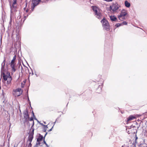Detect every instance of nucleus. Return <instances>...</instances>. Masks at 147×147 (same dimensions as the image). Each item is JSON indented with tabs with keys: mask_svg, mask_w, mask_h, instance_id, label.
Returning <instances> with one entry per match:
<instances>
[{
	"mask_svg": "<svg viewBox=\"0 0 147 147\" xmlns=\"http://www.w3.org/2000/svg\"><path fill=\"white\" fill-rule=\"evenodd\" d=\"M5 59H4L3 62L1 64V76L3 75V79L5 80H7L6 76L5 73V71L6 70L5 69Z\"/></svg>",
	"mask_w": 147,
	"mask_h": 147,
	"instance_id": "39448f33",
	"label": "nucleus"
},
{
	"mask_svg": "<svg viewBox=\"0 0 147 147\" xmlns=\"http://www.w3.org/2000/svg\"><path fill=\"white\" fill-rule=\"evenodd\" d=\"M28 15H27L26 16H24V20H26V18L28 17Z\"/></svg>",
	"mask_w": 147,
	"mask_h": 147,
	"instance_id": "c85d7f7f",
	"label": "nucleus"
},
{
	"mask_svg": "<svg viewBox=\"0 0 147 147\" xmlns=\"http://www.w3.org/2000/svg\"><path fill=\"white\" fill-rule=\"evenodd\" d=\"M32 114L33 116V117H35V116L34 115V113L33 111H32Z\"/></svg>",
	"mask_w": 147,
	"mask_h": 147,
	"instance_id": "72a5a7b5",
	"label": "nucleus"
},
{
	"mask_svg": "<svg viewBox=\"0 0 147 147\" xmlns=\"http://www.w3.org/2000/svg\"><path fill=\"white\" fill-rule=\"evenodd\" d=\"M121 25V23H117L115 25V26L117 27H118Z\"/></svg>",
	"mask_w": 147,
	"mask_h": 147,
	"instance_id": "5701e85b",
	"label": "nucleus"
},
{
	"mask_svg": "<svg viewBox=\"0 0 147 147\" xmlns=\"http://www.w3.org/2000/svg\"><path fill=\"white\" fill-rule=\"evenodd\" d=\"M38 145H37V144H36V145H34V147H37Z\"/></svg>",
	"mask_w": 147,
	"mask_h": 147,
	"instance_id": "e433bc0d",
	"label": "nucleus"
},
{
	"mask_svg": "<svg viewBox=\"0 0 147 147\" xmlns=\"http://www.w3.org/2000/svg\"><path fill=\"white\" fill-rule=\"evenodd\" d=\"M110 18L112 21H116L117 20V18L114 16H111Z\"/></svg>",
	"mask_w": 147,
	"mask_h": 147,
	"instance_id": "dca6fc26",
	"label": "nucleus"
},
{
	"mask_svg": "<svg viewBox=\"0 0 147 147\" xmlns=\"http://www.w3.org/2000/svg\"><path fill=\"white\" fill-rule=\"evenodd\" d=\"M28 12V9H26V13H27Z\"/></svg>",
	"mask_w": 147,
	"mask_h": 147,
	"instance_id": "58836bf2",
	"label": "nucleus"
},
{
	"mask_svg": "<svg viewBox=\"0 0 147 147\" xmlns=\"http://www.w3.org/2000/svg\"><path fill=\"white\" fill-rule=\"evenodd\" d=\"M37 122H38L40 123V122H39V121H38V120H37Z\"/></svg>",
	"mask_w": 147,
	"mask_h": 147,
	"instance_id": "a18cd8bd",
	"label": "nucleus"
},
{
	"mask_svg": "<svg viewBox=\"0 0 147 147\" xmlns=\"http://www.w3.org/2000/svg\"><path fill=\"white\" fill-rule=\"evenodd\" d=\"M34 119L35 120H36V121H37V120H37V119L36 118V117H34Z\"/></svg>",
	"mask_w": 147,
	"mask_h": 147,
	"instance_id": "a19ab883",
	"label": "nucleus"
},
{
	"mask_svg": "<svg viewBox=\"0 0 147 147\" xmlns=\"http://www.w3.org/2000/svg\"><path fill=\"white\" fill-rule=\"evenodd\" d=\"M43 138H44V137L43 136L40 134L38 138L37 139V141L39 142L43 140Z\"/></svg>",
	"mask_w": 147,
	"mask_h": 147,
	"instance_id": "f3484780",
	"label": "nucleus"
},
{
	"mask_svg": "<svg viewBox=\"0 0 147 147\" xmlns=\"http://www.w3.org/2000/svg\"><path fill=\"white\" fill-rule=\"evenodd\" d=\"M56 121H57V119L55 121L54 123V124H55V123H56ZM54 125H53V126H54Z\"/></svg>",
	"mask_w": 147,
	"mask_h": 147,
	"instance_id": "c03bdc74",
	"label": "nucleus"
},
{
	"mask_svg": "<svg viewBox=\"0 0 147 147\" xmlns=\"http://www.w3.org/2000/svg\"><path fill=\"white\" fill-rule=\"evenodd\" d=\"M41 1V0H32V5L34 6V7H35L39 4Z\"/></svg>",
	"mask_w": 147,
	"mask_h": 147,
	"instance_id": "9b49d317",
	"label": "nucleus"
},
{
	"mask_svg": "<svg viewBox=\"0 0 147 147\" xmlns=\"http://www.w3.org/2000/svg\"><path fill=\"white\" fill-rule=\"evenodd\" d=\"M46 145L47 147H49V146L47 144V145Z\"/></svg>",
	"mask_w": 147,
	"mask_h": 147,
	"instance_id": "37998d69",
	"label": "nucleus"
},
{
	"mask_svg": "<svg viewBox=\"0 0 147 147\" xmlns=\"http://www.w3.org/2000/svg\"><path fill=\"white\" fill-rule=\"evenodd\" d=\"M45 144V145H47V144L46 143Z\"/></svg>",
	"mask_w": 147,
	"mask_h": 147,
	"instance_id": "49530a36",
	"label": "nucleus"
},
{
	"mask_svg": "<svg viewBox=\"0 0 147 147\" xmlns=\"http://www.w3.org/2000/svg\"><path fill=\"white\" fill-rule=\"evenodd\" d=\"M44 123H45V122H44Z\"/></svg>",
	"mask_w": 147,
	"mask_h": 147,
	"instance_id": "3c124183",
	"label": "nucleus"
},
{
	"mask_svg": "<svg viewBox=\"0 0 147 147\" xmlns=\"http://www.w3.org/2000/svg\"><path fill=\"white\" fill-rule=\"evenodd\" d=\"M28 120L30 121H32V126H31V128H32V127H33V126L34 125V122L33 120V118L32 117H31L30 118H29V119H28Z\"/></svg>",
	"mask_w": 147,
	"mask_h": 147,
	"instance_id": "6ab92c4d",
	"label": "nucleus"
},
{
	"mask_svg": "<svg viewBox=\"0 0 147 147\" xmlns=\"http://www.w3.org/2000/svg\"><path fill=\"white\" fill-rule=\"evenodd\" d=\"M16 59V55H15L13 57V59L11 60L10 64H16L15 61Z\"/></svg>",
	"mask_w": 147,
	"mask_h": 147,
	"instance_id": "4468645a",
	"label": "nucleus"
},
{
	"mask_svg": "<svg viewBox=\"0 0 147 147\" xmlns=\"http://www.w3.org/2000/svg\"><path fill=\"white\" fill-rule=\"evenodd\" d=\"M135 118V117L133 115H130L127 118V122H129V121H130L132 120Z\"/></svg>",
	"mask_w": 147,
	"mask_h": 147,
	"instance_id": "f8f14e48",
	"label": "nucleus"
},
{
	"mask_svg": "<svg viewBox=\"0 0 147 147\" xmlns=\"http://www.w3.org/2000/svg\"><path fill=\"white\" fill-rule=\"evenodd\" d=\"M125 6L127 7H129L130 6V3L128 2L127 1H125Z\"/></svg>",
	"mask_w": 147,
	"mask_h": 147,
	"instance_id": "a211bd4d",
	"label": "nucleus"
},
{
	"mask_svg": "<svg viewBox=\"0 0 147 147\" xmlns=\"http://www.w3.org/2000/svg\"><path fill=\"white\" fill-rule=\"evenodd\" d=\"M110 9L112 10V9H113V5H112V6H110Z\"/></svg>",
	"mask_w": 147,
	"mask_h": 147,
	"instance_id": "7c9ffc66",
	"label": "nucleus"
},
{
	"mask_svg": "<svg viewBox=\"0 0 147 147\" xmlns=\"http://www.w3.org/2000/svg\"><path fill=\"white\" fill-rule=\"evenodd\" d=\"M43 142H44V144H45V143H46V142H45V140H44V141H43Z\"/></svg>",
	"mask_w": 147,
	"mask_h": 147,
	"instance_id": "79ce46f5",
	"label": "nucleus"
},
{
	"mask_svg": "<svg viewBox=\"0 0 147 147\" xmlns=\"http://www.w3.org/2000/svg\"><path fill=\"white\" fill-rule=\"evenodd\" d=\"M28 119H29L28 118H24V123H25L27 122L28 124V123H29V122L28 121Z\"/></svg>",
	"mask_w": 147,
	"mask_h": 147,
	"instance_id": "aec40b11",
	"label": "nucleus"
},
{
	"mask_svg": "<svg viewBox=\"0 0 147 147\" xmlns=\"http://www.w3.org/2000/svg\"><path fill=\"white\" fill-rule=\"evenodd\" d=\"M121 25H127V22L126 21H123L121 23Z\"/></svg>",
	"mask_w": 147,
	"mask_h": 147,
	"instance_id": "b1692460",
	"label": "nucleus"
},
{
	"mask_svg": "<svg viewBox=\"0 0 147 147\" xmlns=\"http://www.w3.org/2000/svg\"><path fill=\"white\" fill-rule=\"evenodd\" d=\"M48 128L47 125H44L43 131L44 132H46L47 128Z\"/></svg>",
	"mask_w": 147,
	"mask_h": 147,
	"instance_id": "412c9836",
	"label": "nucleus"
},
{
	"mask_svg": "<svg viewBox=\"0 0 147 147\" xmlns=\"http://www.w3.org/2000/svg\"><path fill=\"white\" fill-rule=\"evenodd\" d=\"M27 99H28V102L29 103L30 105V106H31V102L29 100V96H28V97H27Z\"/></svg>",
	"mask_w": 147,
	"mask_h": 147,
	"instance_id": "393cba45",
	"label": "nucleus"
},
{
	"mask_svg": "<svg viewBox=\"0 0 147 147\" xmlns=\"http://www.w3.org/2000/svg\"><path fill=\"white\" fill-rule=\"evenodd\" d=\"M53 126L49 130V131H52V129L53 128Z\"/></svg>",
	"mask_w": 147,
	"mask_h": 147,
	"instance_id": "f704fd0d",
	"label": "nucleus"
},
{
	"mask_svg": "<svg viewBox=\"0 0 147 147\" xmlns=\"http://www.w3.org/2000/svg\"><path fill=\"white\" fill-rule=\"evenodd\" d=\"M127 14V13L125 10L122 11L120 14L118 16V18L121 21H123L125 19V16Z\"/></svg>",
	"mask_w": 147,
	"mask_h": 147,
	"instance_id": "423d86ee",
	"label": "nucleus"
},
{
	"mask_svg": "<svg viewBox=\"0 0 147 147\" xmlns=\"http://www.w3.org/2000/svg\"><path fill=\"white\" fill-rule=\"evenodd\" d=\"M124 147L123 146H123H122V147Z\"/></svg>",
	"mask_w": 147,
	"mask_h": 147,
	"instance_id": "de8ad7c7",
	"label": "nucleus"
},
{
	"mask_svg": "<svg viewBox=\"0 0 147 147\" xmlns=\"http://www.w3.org/2000/svg\"><path fill=\"white\" fill-rule=\"evenodd\" d=\"M103 84L102 83H101L99 85L98 87L96 89V92L100 93L102 91V88L103 87Z\"/></svg>",
	"mask_w": 147,
	"mask_h": 147,
	"instance_id": "6e6552de",
	"label": "nucleus"
},
{
	"mask_svg": "<svg viewBox=\"0 0 147 147\" xmlns=\"http://www.w3.org/2000/svg\"><path fill=\"white\" fill-rule=\"evenodd\" d=\"M27 3H26V7H25L24 8V9L25 10V9H26V8L27 6Z\"/></svg>",
	"mask_w": 147,
	"mask_h": 147,
	"instance_id": "2f4dec72",
	"label": "nucleus"
},
{
	"mask_svg": "<svg viewBox=\"0 0 147 147\" xmlns=\"http://www.w3.org/2000/svg\"><path fill=\"white\" fill-rule=\"evenodd\" d=\"M92 8L93 11L94 12V14L96 18L98 19H101L102 15L99 11H98L99 8L96 6H92Z\"/></svg>",
	"mask_w": 147,
	"mask_h": 147,
	"instance_id": "f03ea898",
	"label": "nucleus"
},
{
	"mask_svg": "<svg viewBox=\"0 0 147 147\" xmlns=\"http://www.w3.org/2000/svg\"><path fill=\"white\" fill-rule=\"evenodd\" d=\"M40 141H39V142H37L36 143V144H37V145L38 146L39 145H40Z\"/></svg>",
	"mask_w": 147,
	"mask_h": 147,
	"instance_id": "c756f323",
	"label": "nucleus"
},
{
	"mask_svg": "<svg viewBox=\"0 0 147 147\" xmlns=\"http://www.w3.org/2000/svg\"><path fill=\"white\" fill-rule=\"evenodd\" d=\"M8 76L6 75L7 80H5L3 79L4 81H3V82H5V85L8 88H9L11 86V81L12 80V78L11 76L10 75L9 72H7Z\"/></svg>",
	"mask_w": 147,
	"mask_h": 147,
	"instance_id": "7ed1b4c3",
	"label": "nucleus"
},
{
	"mask_svg": "<svg viewBox=\"0 0 147 147\" xmlns=\"http://www.w3.org/2000/svg\"><path fill=\"white\" fill-rule=\"evenodd\" d=\"M26 96L28 97V90L27 91Z\"/></svg>",
	"mask_w": 147,
	"mask_h": 147,
	"instance_id": "cd10ccee",
	"label": "nucleus"
},
{
	"mask_svg": "<svg viewBox=\"0 0 147 147\" xmlns=\"http://www.w3.org/2000/svg\"><path fill=\"white\" fill-rule=\"evenodd\" d=\"M138 139V137L136 135V138H135V142H136V141Z\"/></svg>",
	"mask_w": 147,
	"mask_h": 147,
	"instance_id": "473e14b6",
	"label": "nucleus"
},
{
	"mask_svg": "<svg viewBox=\"0 0 147 147\" xmlns=\"http://www.w3.org/2000/svg\"><path fill=\"white\" fill-rule=\"evenodd\" d=\"M33 138V136L32 135H29L28 137V141L30 142V143H31L32 140Z\"/></svg>",
	"mask_w": 147,
	"mask_h": 147,
	"instance_id": "2eb2a0df",
	"label": "nucleus"
},
{
	"mask_svg": "<svg viewBox=\"0 0 147 147\" xmlns=\"http://www.w3.org/2000/svg\"><path fill=\"white\" fill-rule=\"evenodd\" d=\"M113 9L112 11H116V10L118 9L119 7V6L118 5V4L117 3H116L115 4H113Z\"/></svg>",
	"mask_w": 147,
	"mask_h": 147,
	"instance_id": "9d476101",
	"label": "nucleus"
},
{
	"mask_svg": "<svg viewBox=\"0 0 147 147\" xmlns=\"http://www.w3.org/2000/svg\"><path fill=\"white\" fill-rule=\"evenodd\" d=\"M10 67L11 68V71L14 72L16 71V69L15 68V64H10Z\"/></svg>",
	"mask_w": 147,
	"mask_h": 147,
	"instance_id": "ddd939ff",
	"label": "nucleus"
},
{
	"mask_svg": "<svg viewBox=\"0 0 147 147\" xmlns=\"http://www.w3.org/2000/svg\"><path fill=\"white\" fill-rule=\"evenodd\" d=\"M21 87L22 88L24 87V84H23L22 83H21Z\"/></svg>",
	"mask_w": 147,
	"mask_h": 147,
	"instance_id": "c9c22d12",
	"label": "nucleus"
},
{
	"mask_svg": "<svg viewBox=\"0 0 147 147\" xmlns=\"http://www.w3.org/2000/svg\"><path fill=\"white\" fill-rule=\"evenodd\" d=\"M21 67H22V66H21Z\"/></svg>",
	"mask_w": 147,
	"mask_h": 147,
	"instance_id": "09e8293b",
	"label": "nucleus"
},
{
	"mask_svg": "<svg viewBox=\"0 0 147 147\" xmlns=\"http://www.w3.org/2000/svg\"><path fill=\"white\" fill-rule=\"evenodd\" d=\"M100 22L102 24L103 30L107 31H109L110 30V27L109 24L107 20L105 18L102 19Z\"/></svg>",
	"mask_w": 147,
	"mask_h": 147,
	"instance_id": "f257e3e1",
	"label": "nucleus"
},
{
	"mask_svg": "<svg viewBox=\"0 0 147 147\" xmlns=\"http://www.w3.org/2000/svg\"><path fill=\"white\" fill-rule=\"evenodd\" d=\"M32 147V144L31 143H30L28 146V147Z\"/></svg>",
	"mask_w": 147,
	"mask_h": 147,
	"instance_id": "bb28decb",
	"label": "nucleus"
},
{
	"mask_svg": "<svg viewBox=\"0 0 147 147\" xmlns=\"http://www.w3.org/2000/svg\"><path fill=\"white\" fill-rule=\"evenodd\" d=\"M47 132H46L45 135V136L44 137V139H45V137L46 136V135H47Z\"/></svg>",
	"mask_w": 147,
	"mask_h": 147,
	"instance_id": "4c0bfd02",
	"label": "nucleus"
},
{
	"mask_svg": "<svg viewBox=\"0 0 147 147\" xmlns=\"http://www.w3.org/2000/svg\"><path fill=\"white\" fill-rule=\"evenodd\" d=\"M33 74V72H32V74Z\"/></svg>",
	"mask_w": 147,
	"mask_h": 147,
	"instance_id": "8fccbe9b",
	"label": "nucleus"
},
{
	"mask_svg": "<svg viewBox=\"0 0 147 147\" xmlns=\"http://www.w3.org/2000/svg\"><path fill=\"white\" fill-rule=\"evenodd\" d=\"M17 0H13V3L12 5H11V3H10L9 4L11 8L10 12L11 13H13L14 12L16 11V9L17 8Z\"/></svg>",
	"mask_w": 147,
	"mask_h": 147,
	"instance_id": "20e7f679",
	"label": "nucleus"
},
{
	"mask_svg": "<svg viewBox=\"0 0 147 147\" xmlns=\"http://www.w3.org/2000/svg\"><path fill=\"white\" fill-rule=\"evenodd\" d=\"M13 91L14 92H16V94L18 96H20L22 93V90L20 88H18L14 90Z\"/></svg>",
	"mask_w": 147,
	"mask_h": 147,
	"instance_id": "0eeeda50",
	"label": "nucleus"
},
{
	"mask_svg": "<svg viewBox=\"0 0 147 147\" xmlns=\"http://www.w3.org/2000/svg\"><path fill=\"white\" fill-rule=\"evenodd\" d=\"M28 111L27 109H26L25 110L23 113L24 115V118H29V115L28 114Z\"/></svg>",
	"mask_w": 147,
	"mask_h": 147,
	"instance_id": "1a4fd4ad",
	"label": "nucleus"
},
{
	"mask_svg": "<svg viewBox=\"0 0 147 147\" xmlns=\"http://www.w3.org/2000/svg\"><path fill=\"white\" fill-rule=\"evenodd\" d=\"M40 123V124L41 125H42L43 126H44V125H44V124H43V123Z\"/></svg>",
	"mask_w": 147,
	"mask_h": 147,
	"instance_id": "ea45409f",
	"label": "nucleus"
},
{
	"mask_svg": "<svg viewBox=\"0 0 147 147\" xmlns=\"http://www.w3.org/2000/svg\"><path fill=\"white\" fill-rule=\"evenodd\" d=\"M31 129H32V131L31 133L30 134V135H32H32L33 136L34 135V129L33 128H32H32H31Z\"/></svg>",
	"mask_w": 147,
	"mask_h": 147,
	"instance_id": "4be33fe9",
	"label": "nucleus"
},
{
	"mask_svg": "<svg viewBox=\"0 0 147 147\" xmlns=\"http://www.w3.org/2000/svg\"><path fill=\"white\" fill-rule=\"evenodd\" d=\"M35 7H34V6L32 5V7H31V11H33L34 10V8Z\"/></svg>",
	"mask_w": 147,
	"mask_h": 147,
	"instance_id": "a878e982",
	"label": "nucleus"
}]
</instances>
